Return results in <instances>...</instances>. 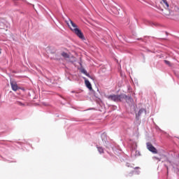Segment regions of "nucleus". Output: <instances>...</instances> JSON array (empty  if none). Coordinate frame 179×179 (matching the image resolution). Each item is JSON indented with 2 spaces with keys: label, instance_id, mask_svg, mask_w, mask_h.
Here are the masks:
<instances>
[{
  "label": "nucleus",
  "instance_id": "1",
  "mask_svg": "<svg viewBox=\"0 0 179 179\" xmlns=\"http://www.w3.org/2000/svg\"><path fill=\"white\" fill-rule=\"evenodd\" d=\"M66 24L70 27L71 30L73 31L81 40H85V36L80 29L78 28V25L73 22V21L69 19V21H66Z\"/></svg>",
  "mask_w": 179,
  "mask_h": 179
},
{
  "label": "nucleus",
  "instance_id": "19",
  "mask_svg": "<svg viewBox=\"0 0 179 179\" xmlns=\"http://www.w3.org/2000/svg\"><path fill=\"white\" fill-rule=\"evenodd\" d=\"M135 169H139V167H136Z\"/></svg>",
  "mask_w": 179,
  "mask_h": 179
},
{
  "label": "nucleus",
  "instance_id": "15",
  "mask_svg": "<svg viewBox=\"0 0 179 179\" xmlns=\"http://www.w3.org/2000/svg\"><path fill=\"white\" fill-rule=\"evenodd\" d=\"M17 103L19 104V106H24V104L20 101H17Z\"/></svg>",
  "mask_w": 179,
  "mask_h": 179
},
{
  "label": "nucleus",
  "instance_id": "17",
  "mask_svg": "<svg viewBox=\"0 0 179 179\" xmlns=\"http://www.w3.org/2000/svg\"><path fill=\"white\" fill-rule=\"evenodd\" d=\"M155 159H157V160H159V162H160V159H159V158H157L156 157H155Z\"/></svg>",
  "mask_w": 179,
  "mask_h": 179
},
{
  "label": "nucleus",
  "instance_id": "11",
  "mask_svg": "<svg viewBox=\"0 0 179 179\" xmlns=\"http://www.w3.org/2000/svg\"><path fill=\"white\" fill-rule=\"evenodd\" d=\"M62 55L64 57V58H69V55H68V53L63 52L62 53Z\"/></svg>",
  "mask_w": 179,
  "mask_h": 179
},
{
  "label": "nucleus",
  "instance_id": "5",
  "mask_svg": "<svg viewBox=\"0 0 179 179\" xmlns=\"http://www.w3.org/2000/svg\"><path fill=\"white\" fill-rule=\"evenodd\" d=\"M123 99L126 100L128 104H132V103L134 102V99H132V97L129 96L127 95H125V94L122 95V100H123Z\"/></svg>",
  "mask_w": 179,
  "mask_h": 179
},
{
  "label": "nucleus",
  "instance_id": "6",
  "mask_svg": "<svg viewBox=\"0 0 179 179\" xmlns=\"http://www.w3.org/2000/svg\"><path fill=\"white\" fill-rule=\"evenodd\" d=\"M7 27H8V24H6V21H5V20L3 19L0 20V29H7Z\"/></svg>",
  "mask_w": 179,
  "mask_h": 179
},
{
  "label": "nucleus",
  "instance_id": "16",
  "mask_svg": "<svg viewBox=\"0 0 179 179\" xmlns=\"http://www.w3.org/2000/svg\"><path fill=\"white\" fill-rule=\"evenodd\" d=\"M105 136H106V134H103L101 135L102 141H104V138H105Z\"/></svg>",
  "mask_w": 179,
  "mask_h": 179
},
{
  "label": "nucleus",
  "instance_id": "9",
  "mask_svg": "<svg viewBox=\"0 0 179 179\" xmlns=\"http://www.w3.org/2000/svg\"><path fill=\"white\" fill-rule=\"evenodd\" d=\"M143 113H146V110L145 109H143V108L140 109L138 113V114L136 115V118H139V117L141 115H142V114H143Z\"/></svg>",
  "mask_w": 179,
  "mask_h": 179
},
{
  "label": "nucleus",
  "instance_id": "2",
  "mask_svg": "<svg viewBox=\"0 0 179 179\" xmlns=\"http://www.w3.org/2000/svg\"><path fill=\"white\" fill-rule=\"evenodd\" d=\"M122 95L111 94V95L108 96L107 99L108 100H110L111 101L118 102V101H122Z\"/></svg>",
  "mask_w": 179,
  "mask_h": 179
},
{
  "label": "nucleus",
  "instance_id": "8",
  "mask_svg": "<svg viewBox=\"0 0 179 179\" xmlns=\"http://www.w3.org/2000/svg\"><path fill=\"white\" fill-rule=\"evenodd\" d=\"M81 72L82 73H84V75L87 76V78H90V79H92V80H94V78L92 76H91V75L89 74L85 69H81Z\"/></svg>",
  "mask_w": 179,
  "mask_h": 179
},
{
  "label": "nucleus",
  "instance_id": "18",
  "mask_svg": "<svg viewBox=\"0 0 179 179\" xmlns=\"http://www.w3.org/2000/svg\"><path fill=\"white\" fill-rule=\"evenodd\" d=\"M139 173H141V171H137V172H136V174H139Z\"/></svg>",
  "mask_w": 179,
  "mask_h": 179
},
{
  "label": "nucleus",
  "instance_id": "4",
  "mask_svg": "<svg viewBox=\"0 0 179 179\" xmlns=\"http://www.w3.org/2000/svg\"><path fill=\"white\" fill-rule=\"evenodd\" d=\"M10 85L11 86L12 90L14 92H17L19 90V87L17 86V83L13 80H10Z\"/></svg>",
  "mask_w": 179,
  "mask_h": 179
},
{
  "label": "nucleus",
  "instance_id": "14",
  "mask_svg": "<svg viewBox=\"0 0 179 179\" xmlns=\"http://www.w3.org/2000/svg\"><path fill=\"white\" fill-rule=\"evenodd\" d=\"M112 9H113V10H116L117 12H119V10H120V8H117L115 6H113Z\"/></svg>",
  "mask_w": 179,
  "mask_h": 179
},
{
  "label": "nucleus",
  "instance_id": "3",
  "mask_svg": "<svg viewBox=\"0 0 179 179\" xmlns=\"http://www.w3.org/2000/svg\"><path fill=\"white\" fill-rule=\"evenodd\" d=\"M146 146H147V149L151 152L152 153H154V155L157 154V149H156V148H155V146H153V145H152V143H146Z\"/></svg>",
  "mask_w": 179,
  "mask_h": 179
},
{
  "label": "nucleus",
  "instance_id": "7",
  "mask_svg": "<svg viewBox=\"0 0 179 179\" xmlns=\"http://www.w3.org/2000/svg\"><path fill=\"white\" fill-rule=\"evenodd\" d=\"M83 79L85 80V85L87 87V89H89L90 90H92V84L90 83V82L89 81V80H87V78H86L85 77H83Z\"/></svg>",
  "mask_w": 179,
  "mask_h": 179
},
{
  "label": "nucleus",
  "instance_id": "12",
  "mask_svg": "<svg viewBox=\"0 0 179 179\" xmlns=\"http://www.w3.org/2000/svg\"><path fill=\"white\" fill-rule=\"evenodd\" d=\"M163 3H164L166 6V8H169V2H167V0H162Z\"/></svg>",
  "mask_w": 179,
  "mask_h": 179
},
{
  "label": "nucleus",
  "instance_id": "13",
  "mask_svg": "<svg viewBox=\"0 0 179 179\" xmlns=\"http://www.w3.org/2000/svg\"><path fill=\"white\" fill-rule=\"evenodd\" d=\"M164 62H165V64H166V65H169V66H171V64L170 63L169 61H168V60H164Z\"/></svg>",
  "mask_w": 179,
  "mask_h": 179
},
{
  "label": "nucleus",
  "instance_id": "10",
  "mask_svg": "<svg viewBox=\"0 0 179 179\" xmlns=\"http://www.w3.org/2000/svg\"><path fill=\"white\" fill-rule=\"evenodd\" d=\"M96 148H97L98 151L100 153V155L104 153V149H103L101 147L97 146Z\"/></svg>",
  "mask_w": 179,
  "mask_h": 179
}]
</instances>
